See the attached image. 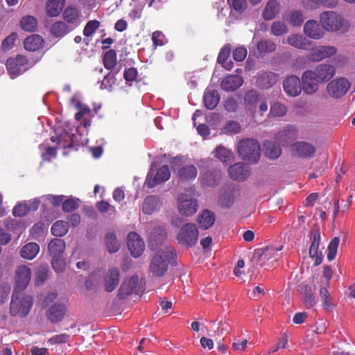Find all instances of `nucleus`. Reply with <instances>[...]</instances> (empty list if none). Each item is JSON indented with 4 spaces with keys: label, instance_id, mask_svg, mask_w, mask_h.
I'll return each mask as SVG.
<instances>
[{
    "label": "nucleus",
    "instance_id": "1",
    "mask_svg": "<svg viewBox=\"0 0 355 355\" xmlns=\"http://www.w3.org/2000/svg\"><path fill=\"white\" fill-rule=\"evenodd\" d=\"M175 256V250L171 247L158 250L151 259L149 272L157 277L164 276L168 269L170 259Z\"/></svg>",
    "mask_w": 355,
    "mask_h": 355
},
{
    "label": "nucleus",
    "instance_id": "2",
    "mask_svg": "<svg viewBox=\"0 0 355 355\" xmlns=\"http://www.w3.org/2000/svg\"><path fill=\"white\" fill-rule=\"evenodd\" d=\"M33 304V297L29 295H21V292H13L10 312L12 316L26 317Z\"/></svg>",
    "mask_w": 355,
    "mask_h": 355
},
{
    "label": "nucleus",
    "instance_id": "3",
    "mask_svg": "<svg viewBox=\"0 0 355 355\" xmlns=\"http://www.w3.org/2000/svg\"><path fill=\"white\" fill-rule=\"evenodd\" d=\"M237 151L242 159L249 164L257 162L261 155L260 145L254 139L240 141L237 145Z\"/></svg>",
    "mask_w": 355,
    "mask_h": 355
},
{
    "label": "nucleus",
    "instance_id": "4",
    "mask_svg": "<svg viewBox=\"0 0 355 355\" xmlns=\"http://www.w3.org/2000/svg\"><path fill=\"white\" fill-rule=\"evenodd\" d=\"M198 229L194 223H186L180 230L177 236L178 243L187 248L194 246L198 239Z\"/></svg>",
    "mask_w": 355,
    "mask_h": 355
},
{
    "label": "nucleus",
    "instance_id": "5",
    "mask_svg": "<svg viewBox=\"0 0 355 355\" xmlns=\"http://www.w3.org/2000/svg\"><path fill=\"white\" fill-rule=\"evenodd\" d=\"M320 21L322 28L329 32L340 30L345 23V20L334 11L323 12L320 15Z\"/></svg>",
    "mask_w": 355,
    "mask_h": 355
},
{
    "label": "nucleus",
    "instance_id": "6",
    "mask_svg": "<svg viewBox=\"0 0 355 355\" xmlns=\"http://www.w3.org/2000/svg\"><path fill=\"white\" fill-rule=\"evenodd\" d=\"M309 238L311 241V245L309 248L310 257L315 260V265L318 266L322 261V253L318 250L320 243V230L318 225L315 224L310 232Z\"/></svg>",
    "mask_w": 355,
    "mask_h": 355
},
{
    "label": "nucleus",
    "instance_id": "7",
    "mask_svg": "<svg viewBox=\"0 0 355 355\" xmlns=\"http://www.w3.org/2000/svg\"><path fill=\"white\" fill-rule=\"evenodd\" d=\"M283 245L278 248L270 246L264 248L261 252H257L259 256L258 263L260 266H266L270 267L272 264L277 261L282 257V253L279 252L282 250Z\"/></svg>",
    "mask_w": 355,
    "mask_h": 355
},
{
    "label": "nucleus",
    "instance_id": "8",
    "mask_svg": "<svg viewBox=\"0 0 355 355\" xmlns=\"http://www.w3.org/2000/svg\"><path fill=\"white\" fill-rule=\"evenodd\" d=\"M6 68L11 78H14L28 69V60L25 56L17 55L7 60Z\"/></svg>",
    "mask_w": 355,
    "mask_h": 355
},
{
    "label": "nucleus",
    "instance_id": "9",
    "mask_svg": "<svg viewBox=\"0 0 355 355\" xmlns=\"http://www.w3.org/2000/svg\"><path fill=\"white\" fill-rule=\"evenodd\" d=\"M31 270L25 265L19 266L15 270V286L13 292H21L25 290L30 283Z\"/></svg>",
    "mask_w": 355,
    "mask_h": 355
},
{
    "label": "nucleus",
    "instance_id": "10",
    "mask_svg": "<svg viewBox=\"0 0 355 355\" xmlns=\"http://www.w3.org/2000/svg\"><path fill=\"white\" fill-rule=\"evenodd\" d=\"M178 207L180 214L190 216L196 213L198 204L190 195L182 193L178 199Z\"/></svg>",
    "mask_w": 355,
    "mask_h": 355
},
{
    "label": "nucleus",
    "instance_id": "11",
    "mask_svg": "<svg viewBox=\"0 0 355 355\" xmlns=\"http://www.w3.org/2000/svg\"><path fill=\"white\" fill-rule=\"evenodd\" d=\"M171 178V171L168 165L161 166L156 173L153 175V170L150 168L146 178L145 184L148 188H153L157 184L164 182Z\"/></svg>",
    "mask_w": 355,
    "mask_h": 355
},
{
    "label": "nucleus",
    "instance_id": "12",
    "mask_svg": "<svg viewBox=\"0 0 355 355\" xmlns=\"http://www.w3.org/2000/svg\"><path fill=\"white\" fill-rule=\"evenodd\" d=\"M351 87V83L345 78L331 80L327 87L328 94L333 98H338L344 96Z\"/></svg>",
    "mask_w": 355,
    "mask_h": 355
},
{
    "label": "nucleus",
    "instance_id": "13",
    "mask_svg": "<svg viewBox=\"0 0 355 355\" xmlns=\"http://www.w3.org/2000/svg\"><path fill=\"white\" fill-rule=\"evenodd\" d=\"M301 82L304 92L308 95L316 93L318 90L319 85L322 83L312 70H306L302 73Z\"/></svg>",
    "mask_w": 355,
    "mask_h": 355
},
{
    "label": "nucleus",
    "instance_id": "14",
    "mask_svg": "<svg viewBox=\"0 0 355 355\" xmlns=\"http://www.w3.org/2000/svg\"><path fill=\"white\" fill-rule=\"evenodd\" d=\"M336 52V48L333 46H320L312 48L307 58L310 61L320 62L335 55Z\"/></svg>",
    "mask_w": 355,
    "mask_h": 355
},
{
    "label": "nucleus",
    "instance_id": "15",
    "mask_svg": "<svg viewBox=\"0 0 355 355\" xmlns=\"http://www.w3.org/2000/svg\"><path fill=\"white\" fill-rule=\"evenodd\" d=\"M139 277L134 275L128 279L124 281L118 291V297L125 299L128 295L135 293L139 294L140 291L138 288Z\"/></svg>",
    "mask_w": 355,
    "mask_h": 355
},
{
    "label": "nucleus",
    "instance_id": "16",
    "mask_svg": "<svg viewBox=\"0 0 355 355\" xmlns=\"http://www.w3.org/2000/svg\"><path fill=\"white\" fill-rule=\"evenodd\" d=\"M128 249L134 257H139L144 250V243L140 236L135 232H131L127 236Z\"/></svg>",
    "mask_w": 355,
    "mask_h": 355
},
{
    "label": "nucleus",
    "instance_id": "17",
    "mask_svg": "<svg viewBox=\"0 0 355 355\" xmlns=\"http://www.w3.org/2000/svg\"><path fill=\"white\" fill-rule=\"evenodd\" d=\"M284 92L290 96H297L300 94L302 85L300 78L295 75L288 76L283 83Z\"/></svg>",
    "mask_w": 355,
    "mask_h": 355
},
{
    "label": "nucleus",
    "instance_id": "18",
    "mask_svg": "<svg viewBox=\"0 0 355 355\" xmlns=\"http://www.w3.org/2000/svg\"><path fill=\"white\" fill-rule=\"evenodd\" d=\"M292 150L294 155L302 158L312 157L316 152L315 146L306 141L295 143L293 145Z\"/></svg>",
    "mask_w": 355,
    "mask_h": 355
},
{
    "label": "nucleus",
    "instance_id": "19",
    "mask_svg": "<svg viewBox=\"0 0 355 355\" xmlns=\"http://www.w3.org/2000/svg\"><path fill=\"white\" fill-rule=\"evenodd\" d=\"M262 98L261 95L254 90H250L245 94V107L247 110L251 112L254 116H255L258 105Z\"/></svg>",
    "mask_w": 355,
    "mask_h": 355
},
{
    "label": "nucleus",
    "instance_id": "20",
    "mask_svg": "<svg viewBox=\"0 0 355 355\" xmlns=\"http://www.w3.org/2000/svg\"><path fill=\"white\" fill-rule=\"evenodd\" d=\"M304 33L309 38L320 40L323 37L324 31L317 21L310 19L304 24Z\"/></svg>",
    "mask_w": 355,
    "mask_h": 355
},
{
    "label": "nucleus",
    "instance_id": "21",
    "mask_svg": "<svg viewBox=\"0 0 355 355\" xmlns=\"http://www.w3.org/2000/svg\"><path fill=\"white\" fill-rule=\"evenodd\" d=\"M279 80V75L272 71H264L258 74L257 85L261 89H268Z\"/></svg>",
    "mask_w": 355,
    "mask_h": 355
},
{
    "label": "nucleus",
    "instance_id": "22",
    "mask_svg": "<svg viewBox=\"0 0 355 355\" xmlns=\"http://www.w3.org/2000/svg\"><path fill=\"white\" fill-rule=\"evenodd\" d=\"M119 279V270L116 268H110L104 277L105 291L107 293L112 292L118 286Z\"/></svg>",
    "mask_w": 355,
    "mask_h": 355
},
{
    "label": "nucleus",
    "instance_id": "23",
    "mask_svg": "<svg viewBox=\"0 0 355 355\" xmlns=\"http://www.w3.org/2000/svg\"><path fill=\"white\" fill-rule=\"evenodd\" d=\"M313 71L315 76L323 83L327 82L335 74V68L331 64H320Z\"/></svg>",
    "mask_w": 355,
    "mask_h": 355
},
{
    "label": "nucleus",
    "instance_id": "24",
    "mask_svg": "<svg viewBox=\"0 0 355 355\" xmlns=\"http://www.w3.org/2000/svg\"><path fill=\"white\" fill-rule=\"evenodd\" d=\"M243 83V78L239 75H230L223 79L221 89L226 92H233L239 88Z\"/></svg>",
    "mask_w": 355,
    "mask_h": 355
},
{
    "label": "nucleus",
    "instance_id": "25",
    "mask_svg": "<svg viewBox=\"0 0 355 355\" xmlns=\"http://www.w3.org/2000/svg\"><path fill=\"white\" fill-rule=\"evenodd\" d=\"M166 231L164 227L161 226L155 227L150 234L149 246L151 247L153 250H156L166 239Z\"/></svg>",
    "mask_w": 355,
    "mask_h": 355
},
{
    "label": "nucleus",
    "instance_id": "26",
    "mask_svg": "<svg viewBox=\"0 0 355 355\" xmlns=\"http://www.w3.org/2000/svg\"><path fill=\"white\" fill-rule=\"evenodd\" d=\"M66 313V307L62 304H55L46 312V318L52 323H56L62 320Z\"/></svg>",
    "mask_w": 355,
    "mask_h": 355
},
{
    "label": "nucleus",
    "instance_id": "27",
    "mask_svg": "<svg viewBox=\"0 0 355 355\" xmlns=\"http://www.w3.org/2000/svg\"><path fill=\"white\" fill-rule=\"evenodd\" d=\"M161 206L159 198L157 196H147L142 205V211L145 214H152L157 211Z\"/></svg>",
    "mask_w": 355,
    "mask_h": 355
},
{
    "label": "nucleus",
    "instance_id": "28",
    "mask_svg": "<svg viewBox=\"0 0 355 355\" xmlns=\"http://www.w3.org/2000/svg\"><path fill=\"white\" fill-rule=\"evenodd\" d=\"M198 174L197 168L193 164H188L180 168L178 171V175L182 182H190L193 180Z\"/></svg>",
    "mask_w": 355,
    "mask_h": 355
},
{
    "label": "nucleus",
    "instance_id": "29",
    "mask_svg": "<svg viewBox=\"0 0 355 355\" xmlns=\"http://www.w3.org/2000/svg\"><path fill=\"white\" fill-rule=\"evenodd\" d=\"M287 42L289 45L302 50L307 49L311 45V42L299 34H293L287 37Z\"/></svg>",
    "mask_w": 355,
    "mask_h": 355
},
{
    "label": "nucleus",
    "instance_id": "30",
    "mask_svg": "<svg viewBox=\"0 0 355 355\" xmlns=\"http://www.w3.org/2000/svg\"><path fill=\"white\" fill-rule=\"evenodd\" d=\"M221 179V173L218 169L206 171L202 177V184L208 187H214Z\"/></svg>",
    "mask_w": 355,
    "mask_h": 355
},
{
    "label": "nucleus",
    "instance_id": "31",
    "mask_svg": "<svg viewBox=\"0 0 355 355\" xmlns=\"http://www.w3.org/2000/svg\"><path fill=\"white\" fill-rule=\"evenodd\" d=\"M73 30L72 26L67 25L62 21L53 23L50 28L51 33L55 37H63Z\"/></svg>",
    "mask_w": 355,
    "mask_h": 355
},
{
    "label": "nucleus",
    "instance_id": "32",
    "mask_svg": "<svg viewBox=\"0 0 355 355\" xmlns=\"http://www.w3.org/2000/svg\"><path fill=\"white\" fill-rule=\"evenodd\" d=\"M228 172L231 178L237 181H243L248 175V172L242 163H236L230 166Z\"/></svg>",
    "mask_w": 355,
    "mask_h": 355
},
{
    "label": "nucleus",
    "instance_id": "33",
    "mask_svg": "<svg viewBox=\"0 0 355 355\" xmlns=\"http://www.w3.org/2000/svg\"><path fill=\"white\" fill-rule=\"evenodd\" d=\"M216 220V216L213 211L209 209H204L198 217V222L200 227L203 230L210 228Z\"/></svg>",
    "mask_w": 355,
    "mask_h": 355
},
{
    "label": "nucleus",
    "instance_id": "34",
    "mask_svg": "<svg viewBox=\"0 0 355 355\" xmlns=\"http://www.w3.org/2000/svg\"><path fill=\"white\" fill-rule=\"evenodd\" d=\"M238 192L235 188H229L227 191H225L219 197L220 206L227 209L230 208L234 203Z\"/></svg>",
    "mask_w": 355,
    "mask_h": 355
},
{
    "label": "nucleus",
    "instance_id": "35",
    "mask_svg": "<svg viewBox=\"0 0 355 355\" xmlns=\"http://www.w3.org/2000/svg\"><path fill=\"white\" fill-rule=\"evenodd\" d=\"M44 40L39 35H31L27 37L24 42V48L29 51H35L43 46Z\"/></svg>",
    "mask_w": 355,
    "mask_h": 355
},
{
    "label": "nucleus",
    "instance_id": "36",
    "mask_svg": "<svg viewBox=\"0 0 355 355\" xmlns=\"http://www.w3.org/2000/svg\"><path fill=\"white\" fill-rule=\"evenodd\" d=\"M48 250L53 258L60 257L65 250V243L60 239H54L49 242Z\"/></svg>",
    "mask_w": 355,
    "mask_h": 355
},
{
    "label": "nucleus",
    "instance_id": "37",
    "mask_svg": "<svg viewBox=\"0 0 355 355\" xmlns=\"http://www.w3.org/2000/svg\"><path fill=\"white\" fill-rule=\"evenodd\" d=\"M230 52L231 45L230 44H226L220 49L217 58V62L227 70H231L233 67L232 62L227 61Z\"/></svg>",
    "mask_w": 355,
    "mask_h": 355
},
{
    "label": "nucleus",
    "instance_id": "38",
    "mask_svg": "<svg viewBox=\"0 0 355 355\" xmlns=\"http://www.w3.org/2000/svg\"><path fill=\"white\" fill-rule=\"evenodd\" d=\"M203 101L207 109L214 110L220 101V95L215 89L207 90L204 94Z\"/></svg>",
    "mask_w": 355,
    "mask_h": 355
},
{
    "label": "nucleus",
    "instance_id": "39",
    "mask_svg": "<svg viewBox=\"0 0 355 355\" xmlns=\"http://www.w3.org/2000/svg\"><path fill=\"white\" fill-rule=\"evenodd\" d=\"M263 153L269 159H275L281 155L282 149L277 143L266 141L263 144Z\"/></svg>",
    "mask_w": 355,
    "mask_h": 355
},
{
    "label": "nucleus",
    "instance_id": "40",
    "mask_svg": "<svg viewBox=\"0 0 355 355\" xmlns=\"http://www.w3.org/2000/svg\"><path fill=\"white\" fill-rule=\"evenodd\" d=\"M62 17L64 21L69 24V26L73 27V29L78 25L77 21L79 17V11L76 8L67 6L64 10Z\"/></svg>",
    "mask_w": 355,
    "mask_h": 355
},
{
    "label": "nucleus",
    "instance_id": "41",
    "mask_svg": "<svg viewBox=\"0 0 355 355\" xmlns=\"http://www.w3.org/2000/svg\"><path fill=\"white\" fill-rule=\"evenodd\" d=\"M280 5L276 0H270L263 11V17L266 20L274 19L279 13Z\"/></svg>",
    "mask_w": 355,
    "mask_h": 355
},
{
    "label": "nucleus",
    "instance_id": "42",
    "mask_svg": "<svg viewBox=\"0 0 355 355\" xmlns=\"http://www.w3.org/2000/svg\"><path fill=\"white\" fill-rule=\"evenodd\" d=\"M65 0H49L46 3V14L50 17L59 15L63 9Z\"/></svg>",
    "mask_w": 355,
    "mask_h": 355
},
{
    "label": "nucleus",
    "instance_id": "43",
    "mask_svg": "<svg viewBox=\"0 0 355 355\" xmlns=\"http://www.w3.org/2000/svg\"><path fill=\"white\" fill-rule=\"evenodd\" d=\"M40 251V246L36 243H29L21 250V256L24 259L31 260L34 259Z\"/></svg>",
    "mask_w": 355,
    "mask_h": 355
},
{
    "label": "nucleus",
    "instance_id": "44",
    "mask_svg": "<svg viewBox=\"0 0 355 355\" xmlns=\"http://www.w3.org/2000/svg\"><path fill=\"white\" fill-rule=\"evenodd\" d=\"M322 306L327 312H331L335 308V304L331 302V297L327 289V286H322L320 289Z\"/></svg>",
    "mask_w": 355,
    "mask_h": 355
},
{
    "label": "nucleus",
    "instance_id": "45",
    "mask_svg": "<svg viewBox=\"0 0 355 355\" xmlns=\"http://www.w3.org/2000/svg\"><path fill=\"white\" fill-rule=\"evenodd\" d=\"M284 19L293 26H300L304 22L302 12L300 10H291L287 15H284Z\"/></svg>",
    "mask_w": 355,
    "mask_h": 355
},
{
    "label": "nucleus",
    "instance_id": "46",
    "mask_svg": "<svg viewBox=\"0 0 355 355\" xmlns=\"http://www.w3.org/2000/svg\"><path fill=\"white\" fill-rule=\"evenodd\" d=\"M37 19L31 15L23 17L20 21L21 28L28 32H34L37 28Z\"/></svg>",
    "mask_w": 355,
    "mask_h": 355
},
{
    "label": "nucleus",
    "instance_id": "47",
    "mask_svg": "<svg viewBox=\"0 0 355 355\" xmlns=\"http://www.w3.org/2000/svg\"><path fill=\"white\" fill-rule=\"evenodd\" d=\"M105 242L109 252L115 253L120 248V244L116 239V235L112 232L106 234Z\"/></svg>",
    "mask_w": 355,
    "mask_h": 355
},
{
    "label": "nucleus",
    "instance_id": "48",
    "mask_svg": "<svg viewBox=\"0 0 355 355\" xmlns=\"http://www.w3.org/2000/svg\"><path fill=\"white\" fill-rule=\"evenodd\" d=\"M116 52L114 49H110L105 53L103 61L104 67L107 69H112L116 64Z\"/></svg>",
    "mask_w": 355,
    "mask_h": 355
},
{
    "label": "nucleus",
    "instance_id": "49",
    "mask_svg": "<svg viewBox=\"0 0 355 355\" xmlns=\"http://www.w3.org/2000/svg\"><path fill=\"white\" fill-rule=\"evenodd\" d=\"M51 230L53 235L60 237L67 233L69 225L65 221L58 220L52 225Z\"/></svg>",
    "mask_w": 355,
    "mask_h": 355
},
{
    "label": "nucleus",
    "instance_id": "50",
    "mask_svg": "<svg viewBox=\"0 0 355 355\" xmlns=\"http://www.w3.org/2000/svg\"><path fill=\"white\" fill-rule=\"evenodd\" d=\"M304 304L306 308L311 309L315 304L314 290H313L311 286L305 285L304 286Z\"/></svg>",
    "mask_w": 355,
    "mask_h": 355
},
{
    "label": "nucleus",
    "instance_id": "51",
    "mask_svg": "<svg viewBox=\"0 0 355 355\" xmlns=\"http://www.w3.org/2000/svg\"><path fill=\"white\" fill-rule=\"evenodd\" d=\"M257 50L260 53L273 52L276 49V44L271 40H261L257 44Z\"/></svg>",
    "mask_w": 355,
    "mask_h": 355
},
{
    "label": "nucleus",
    "instance_id": "52",
    "mask_svg": "<svg viewBox=\"0 0 355 355\" xmlns=\"http://www.w3.org/2000/svg\"><path fill=\"white\" fill-rule=\"evenodd\" d=\"M286 24L281 21H275L271 26V33L275 36H281L288 33Z\"/></svg>",
    "mask_w": 355,
    "mask_h": 355
},
{
    "label": "nucleus",
    "instance_id": "53",
    "mask_svg": "<svg viewBox=\"0 0 355 355\" xmlns=\"http://www.w3.org/2000/svg\"><path fill=\"white\" fill-rule=\"evenodd\" d=\"M49 275V267L47 266H40L36 272L35 284L37 286L42 284Z\"/></svg>",
    "mask_w": 355,
    "mask_h": 355
},
{
    "label": "nucleus",
    "instance_id": "54",
    "mask_svg": "<svg viewBox=\"0 0 355 355\" xmlns=\"http://www.w3.org/2000/svg\"><path fill=\"white\" fill-rule=\"evenodd\" d=\"M340 243V239L338 237L336 236L334 237L331 242L329 243L328 245V253H327V259L329 261H333L337 254V250L338 248V245Z\"/></svg>",
    "mask_w": 355,
    "mask_h": 355
},
{
    "label": "nucleus",
    "instance_id": "55",
    "mask_svg": "<svg viewBox=\"0 0 355 355\" xmlns=\"http://www.w3.org/2000/svg\"><path fill=\"white\" fill-rule=\"evenodd\" d=\"M232 155V153L225 147L218 146L216 148V157L223 163L229 162Z\"/></svg>",
    "mask_w": 355,
    "mask_h": 355
},
{
    "label": "nucleus",
    "instance_id": "56",
    "mask_svg": "<svg viewBox=\"0 0 355 355\" xmlns=\"http://www.w3.org/2000/svg\"><path fill=\"white\" fill-rule=\"evenodd\" d=\"M287 112V107L284 104L276 102L273 103L270 110V114L274 116H282Z\"/></svg>",
    "mask_w": 355,
    "mask_h": 355
},
{
    "label": "nucleus",
    "instance_id": "57",
    "mask_svg": "<svg viewBox=\"0 0 355 355\" xmlns=\"http://www.w3.org/2000/svg\"><path fill=\"white\" fill-rule=\"evenodd\" d=\"M100 22L98 20L89 21L83 30V35L86 37H91L96 31L99 28Z\"/></svg>",
    "mask_w": 355,
    "mask_h": 355
},
{
    "label": "nucleus",
    "instance_id": "58",
    "mask_svg": "<svg viewBox=\"0 0 355 355\" xmlns=\"http://www.w3.org/2000/svg\"><path fill=\"white\" fill-rule=\"evenodd\" d=\"M79 200L75 198H68L62 202V210L66 213H69L77 209L79 207Z\"/></svg>",
    "mask_w": 355,
    "mask_h": 355
},
{
    "label": "nucleus",
    "instance_id": "59",
    "mask_svg": "<svg viewBox=\"0 0 355 355\" xmlns=\"http://www.w3.org/2000/svg\"><path fill=\"white\" fill-rule=\"evenodd\" d=\"M227 1L232 8L239 14L243 13L248 8L246 0H227Z\"/></svg>",
    "mask_w": 355,
    "mask_h": 355
},
{
    "label": "nucleus",
    "instance_id": "60",
    "mask_svg": "<svg viewBox=\"0 0 355 355\" xmlns=\"http://www.w3.org/2000/svg\"><path fill=\"white\" fill-rule=\"evenodd\" d=\"M241 130V126L240 123L234 121H228L223 128L224 133L237 134L240 132Z\"/></svg>",
    "mask_w": 355,
    "mask_h": 355
},
{
    "label": "nucleus",
    "instance_id": "61",
    "mask_svg": "<svg viewBox=\"0 0 355 355\" xmlns=\"http://www.w3.org/2000/svg\"><path fill=\"white\" fill-rule=\"evenodd\" d=\"M17 39V34L16 33H12L10 35L6 37L1 44V49L3 51L10 50L15 44V42Z\"/></svg>",
    "mask_w": 355,
    "mask_h": 355
},
{
    "label": "nucleus",
    "instance_id": "62",
    "mask_svg": "<svg viewBox=\"0 0 355 355\" xmlns=\"http://www.w3.org/2000/svg\"><path fill=\"white\" fill-rule=\"evenodd\" d=\"M116 79L114 74L112 73H109L104 77L101 85L104 88L108 90H111L112 86L116 84Z\"/></svg>",
    "mask_w": 355,
    "mask_h": 355
},
{
    "label": "nucleus",
    "instance_id": "63",
    "mask_svg": "<svg viewBox=\"0 0 355 355\" xmlns=\"http://www.w3.org/2000/svg\"><path fill=\"white\" fill-rule=\"evenodd\" d=\"M247 49L243 46H239L236 48L232 53L233 58L237 62H241L247 56Z\"/></svg>",
    "mask_w": 355,
    "mask_h": 355
},
{
    "label": "nucleus",
    "instance_id": "64",
    "mask_svg": "<svg viewBox=\"0 0 355 355\" xmlns=\"http://www.w3.org/2000/svg\"><path fill=\"white\" fill-rule=\"evenodd\" d=\"M123 77L126 82L132 83L136 80L137 70L135 67L125 68L123 72Z\"/></svg>",
    "mask_w": 355,
    "mask_h": 355
}]
</instances>
